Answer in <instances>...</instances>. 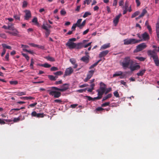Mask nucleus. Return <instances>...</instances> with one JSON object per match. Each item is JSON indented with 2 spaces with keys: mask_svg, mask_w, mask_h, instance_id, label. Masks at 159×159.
<instances>
[{
  "mask_svg": "<svg viewBox=\"0 0 159 159\" xmlns=\"http://www.w3.org/2000/svg\"><path fill=\"white\" fill-rule=\"evenodd\" d=\"M34 62L33 61V59H31V63H30V66L31 67V68L32 69H34L33 65H34Z\"/></svg>",
  "mask_w": 159,
  "mask_h": 159,
  "instance_id": "nucleus-50",
  "label": "nucleus"
},
{
  "mask_svg": "<svg viewBox=\"0 0 159 159\" xmlns=\"http://www.w3.org/2000/svg\"><path fill=\"white\" fill-rule=\"evenodd\" d=\"M39 66L46 68H48L51 66V65L48 63H45L44 64H40Z\"/></svg>",
  "mask_w": 159,
  "mask_h": 159,
  "instance_id": "nucleus-29",
  "label": "nucleus"
},
{
  "mask_svg": "<svg viewBox=\"0 0 159 159\" xmlns=\"http://www.w3.org/2000/svg\"><path fill=\"white\" fill-rule=\"evenodd\" d=\"M16 94L18 96H22L26 94L25 92H17L16 93Z\"/></svg>",
  "mask_w": 159,
  "mask_h": 159,
  "instance_id": "nucleus-39",
  "label": "nucleus"
},
{
  "mask_svg": "<svg viewBox=\"0 0 159 159\" xmlns=\"http://www.w3.org/2000/svg\"><path fill=\"white\" fill-rule=\"evenodd\" d=\"M37 114L36 111H33L32 112L31 115L32 116L36 117Z\"/></svg>",
  "mask_w": 159,
  "mask_h": 159,
  "instance_id": "nucleus-58",
  "label": "nucleus"
},
{
  "mask_svg": "<svg viewBox=\"0 0 159 159\" xmlns=\"http://www.w3.org/2000/svg\"><path fill=\"white\" fill-rule=\"evenodd\" d=\"M88 86H89V85L88 84H84L82 85H80L79 87L80 88H83L87 87Z\"/></svg>",
  "mask_w": 159,
  "mask_h": 159,
  "instance_id": "nucleus-60",
  "label": "nucleus"
},
{
  "mask_svg": "<svg viewBox=\"0 0 159 159\" xmlns=\"http://www.w3.org/2000/svg\"><path fill=\"white\" fill-rule=\"evenodd\" d=\"M134 60L131 59L130 57L127 56L123 59V61L120 64L124 69H126L129 67L130 65H134Z\"/></svg>",
  "mask_w": 159,
  "mask_h": 159,
  "instance_id": "nucleus-1",
  "label": "nucleus"
},
{
  "mask_svg": "<svg viewBox=\"0 0 159 159\" xmlns=\"http://www.w3.org/2000/svg\"><path fill=\"white\" fill-rule=\"evenodd\" d=\"M147 28L148 30L149 33L150 34H151L152 33V28H151L150 25H149L148 26H147Z\"/></svg>",
  "mask_w": 159,
  "mask_h": 159,
  "instance_id": "nucleus-55",
  "label": "nucleus"
},
{
  "mask_svg": "<svg viewBox=\"0 0 159 159\" xmlns=\"http://www.w3.org/2000/svg\"><path fill=\"white\" fill-rule=\"evenodd\" d=\"M54 90H55L52 89V87L51 89L48 90L47 92L49 93L50 95L53 96L55 98H58L60 97L61 96V92Z\"/></svg>",
  "mask_w": 159,
  "mask_h": 159,
  "instance_id": "nucleus-3",
  "label": "nucleus"
},
{
  "mask_svg": "<svg viewBox=\"0 0 159 159\" xmlns=\"http://www.w3.org/2000/svg\"><path fill=\"white\" fill-rule=\"evenodd\" d=\"M50 70L51 71H55L58 70V68L57 67L53 66L51 68Z\"/></svg>",
  "mask_w": 159,
  "mask_h": 159,
  "instance_id": "nucleus-53",
  "label": "nucleus"
},
{
  "mask_svg": "<svg viewBox=\"0 0 159 159\" xmlns=\"http://www.w3.org/2000/svg\"><path fill=\"white\" fill-rule=\"evenodd\" d=\"M53 74L57 76V75H61L63 74V72L61 71H57L56 72L53 73Z\"/></svg>",
  "mask_w": 159,
  "mask_h": 159,
  "instance_id": "nucleus-38",
  "label": "nucleus"
},
{
  "mask_svg": "<svg viewBox=\"0 0 159 159\" xmlns=\"http://www.w3.org/2000/svg\"><path fill=\"white\" fill-rule=\"evenodd\" d=\"M135 58L136 59H138L140 61H143L145 60V58L143 57H136Z\"/></svg>",
  "mask_w": 159,
  "mask_h": 159,
  "instance_id": "nucleus-37",
  "label": "nucleus"
},
{
  "mask_svg": "<svg viewBox=\"0 0 159 159\" xmlns=\"http://www.w3.org/2000/svg\"><path fill=\"white\" fill-rule=\"evenodd\" d=\"M142 37L144 40H148L150 39L149 35L146 32L142 34Z\"/></svg>",
  "mask_w": 159,
  "mask_h": 159,
  "instance_id": "nucleus-16",
  "label": "nucleus"
},
{
  "mask_svg": "<svg viewBox=\"0 0 159 159\" xmlns=\"http://www.w3.org/2000/svg\"><path fill=\"white\" fill-rule=\"evenodd\" d=\"M91 15V13L89 12H85L84 15L83 16V17L85 18L87 17L88 16Z\"/></svg>",
  "mask_w": 159,
  "mask_h": 159,
  "instance_id": "nucleus-42",
  "label": "nucleus"
},
{
  "mask_svg": "<svg viewBox=\"0 0 159 159\" xmlns=\"http://www.w3.org/2000/svg\"><path fill=\"white\" fill-rule=\"evenodd\" d=\"M0 37L4 39L7 38L6 34L4 33L0 34Z\"/></svg>",
  "mask_w": 159,
  "mask_h": 159,
  "instance_id": "nucleus-61",
  "label": "nucleus"
},
{
  "mask_svg": "<svg viewBox=\"0 0 159 159\" xmlns=\"http://www.w3.org/2000/svg\"><path fill=\"white\" fill-rule=\"evenodd\" d=\"M22 55H23V57H25V58H26L27 61H29L30 59V57L28 55H27L26 54L23 53H22Z\"/></svg>",
  "mask_w": 159,
  "mask_h": 159,
  "instance_id": "nucleus-40",
  "label": "nucleus"
},
{
  "mask_svg": "<svg viewBox=\"0 0 159 159\" xmlns=\"http://www.w3.org/2000/svg\"><path fill=\"white\" fill-rule=\"evenodd\" d=\"M44 58L51 61H55V59L54 58L50 56L46 57Z\"/></svg>",
  "mask_w": 159,
  "mask_h": 159,
  "instance_id": "nucleus-27",
  "label": "nucleus"
},
{
  "mask_svg": "<svg viewBox=\"0 0 159 159\" xmlns=\"http://www.w3.org/2000/svg\"><path fill=\"white\" fill-rule=\"evenodd\" d=\"M70 61L71 63L74 65L73 68L74 69L76 68L78 66V64L76 63V61L75 60L74 58H70Z\"/></svg>",
  "mask_w": 159,
  "mask_h": 159,
  "instance_id": "nucleus-17",
  "label": "nucleus"
},
{
  "mask_svg": "<svg viewBox=\"0 0 159 159\" xmlns=\"http://www.w3.org/2000/svg\"><path fill=\"white\" fill-rule=\"evenodd\" d=\"M106 84L103 82H101L100 83L99 88L97 90V92L99 93L100 95H102L106 91Z\"/></svg>",
  "mask_w": 159,
  "mask_h": 159,
  "instance_id": "nucleus-4",
  "label": "nucleus"
},
{
  "mask_svg": "<svg viewBox=\"0 0 159 159\" xmlns=\"http://www.w3.org/2000/svg\"><path fill=\"white\" fill-rule=\"evenodd\" d=\"M23 98L25 100H29V99H34V97L29 96V97H23Z\"/></svg>",
  "mask_w": 159,
  "mask_h": 159,
  "instance_id": "nucleus-45",
  "label": "nucleus"
},
{
  "mask_svg": "<svg viewBox=\"0 0 159 159\" xmlns=\"http://www.w3.org/2000/svg\"><path fill=\"white\" fill-rule=\"evenodd\" d=\"M140 13L139 11H137L133 14L131 16V18H133L137 16Z\"/></svg>",
  "mask_w": 159,
  "mask_h": 159,
  "instance_id": "nucleus-34",
  "label": "nucleus"
},
{
  "mask_svg": "<svg viewBox=\"0 0 159 159\" xmlns=\"http://www.w3.org/2000/svg\"><path fill=\"white\" fill-rule=\"evenodd\" d=\"M76 27H77V26L75 24H73L71 27V29L72 30V31L75 30Z\"/></svg>",
  "mask_w": 159,
  "mask_h": 159,
  "instance_id": "nucleus-64",
  "label": "nucleus"
},
{
  "mask_svg": "<svg viewBox=\"0 0 159 159\" xmlns=\"http://www.w3.org/2000/svg\"><path fill=\"white\" fill-rule=\"evenodd\" d=\"M87 88H85L83 89H80L76 90V92L79 93H82L84 92H85L87 90Z\"/></svg>",
  "mask_w": 159,
  "mask_h": 159,
  "instance_id": "nucleus-43",
  "label": "nucleus"
},
{
  "mask_svg": "<svg viewBox=\"0 0 159 159\" xmlns=\"http://www.w3.org/2000/svg\"><path fill=\"white\" fill-rule=\"evenodd\" d=\"M150 54L151 55L150 57L153 59L156 65L157 66H159V60L158 55H153L151 53H150Z\"/></svg>",
  "mask_w": 159,
  "mask_h": 159,
  "instance_id": "nucleus-9",
  "label": "nucleus"
},
{
  "mask_svg": "<svg viewBox=\"0 0 159 159\" xmlns=\"http://www.w3.org/2000/svg\"><path fill=\"white\" fill-rule=\"evenodd\" d=\"M109 52V51L108 50L103 51L100 53L99 55V57L101 58L102 57H104L106 56Z\"/></svg>",
  "mask_w": 159,
  "mask_h": 159,
  "instance_id": "nucleus-15",
  "label": "nucleus"
},
{
  "mask_svg": "<svg viewBox=\"0 0 159 159\" xmlns=\"http://www.w3.org/2000/svg\"><path fill=\"white\" fill-rule=\"evenodd\" d=\"M146 71V70L145 69H141L139 70V72L137 73V75L138 76H142L143 75Z\"/></svg>",
  "mask_w": 159,
  "mask_h": 159,
  "instance_id": "nucleus-19",
  "label": "nucleus"
},
{
  "mask_svg": "<svg viewBox=\"0 0 159 159\" xmlns=\"http://www.w3.org/2000/svg\"><path fill=\"white\" fill-rule=\"evenodd\" d=\"M20 120V118L19 117L17 118H14L13 119V121L14 122H18Z\"/></svg>",
  "mask_w": 159,
  "mask_h": 159,
  "instance_id": "nucleus-54",
  "label": "nucleus"
},
{
  "mask_svg": "<svg viewBox=\"0 0 159 159\" xmlns=\"http://www.w3.org/2000/svg\"><path fill=\"white\" fill-rule=\"evenodd\" d=\"M48 78L52 81L55 80L58 77L57 76H54L52 75H48Z\"/></svg>",
  "mask_w": 159,
  "mask_h": 159,
  "instance_id": "nucleus-25",
  "label": "nucleus"
},
{
  "mask_svg": "<svg viewBox=\"0 0 159 159\" xmlns=\"http://www.w3.org/2000/svg\"><path fill=\"white\" fill-rule=\"evenodd\" d=\"M32 22L34 23L35 24L36 23H37V22H38V19L36 17H35L32 20Z\"/></svg>",
  "mask_w": 159,
  "mask_h": 159,
  "instance_id": "nucleus-57",
  "label": "nucleus"
},
{
  "mask_svg": "<svg viewBox=\"0 0 159 159\" xmlns=\"http://www.w3.org/2000/svg\"><path fill=\"white\" fill-rule=\"evenodd\" d=\"M101 61V60H98L97 62H95V63L91 65L89 68V69H91L93 68L94 67L98 65V63Z\"/></svg>",
  "mask_w": 159,
  "mask_h": 159,
  "instance_id": "nucleus-30",
  "label": "nucleus"
},
{
  "mask_svg": "<svg viewBox=\"0 0 159 159\" xmlns=\"http://www.w3.org/2000/svg\"><path fill=\"white\" fill-rule=\"evenodd\" d=\"M142 40H138L135 39H126L124 40V45L132 44L139 43L142 41Z\"/></svg>",
  "mask_w": 159,
  "mask_h": 159,
  "instance_id": "nucleus-2",
  "label": "nucleus"
},
{
  "mask_svg": "<svg viewBox=\"0 0 159 159\" xmlns=\"http://www.w3.org/2000/svg\"><path fill=\"white\" fill-rule=\"evenodd\" d=\"M147 12V11L145 9H144L143 10L141 14L140 15V16L142 17L144 16V15Z\"/></svg>",
  "mask_w": 159,
  "mask_h": 159,
  "instance_id": "nucleus-35",
  "label": "nucleus"
},
{
  "mask_svg": "<svg viewBox=\"0 0 159 159\" xmlns=\"http://www.w3.org/2000/svg\"><path fill=\"white\" fill-rule=\"evenodd\" d=\"M25 19L28 20L31 17L30 11V10H26L25 11Z\"/></svg>",
  "mask_w": 159,
  "mask_h": 159,
  "instance_id": "nucleus-11",
  "label": "nucleus"
},
{
  "mask_svg": "<svg viewBox=\"0 0 159 159\" xmlns=\"http://www.w3.org/2000/svg\"><path fill=\"white\" fill-rule=\"evenodd\" d=\"M98 96L96 97H94L93 98V101L95 100H99L101 99L102 97V95H99V93L98 94Z\"/></svg>",
  "mask_w": 159,
  "mask_h": 159,
  "instance_id": "nucleus-36",
  "label": "nucleus"
},
{
  "mask_svg": "<svg viewBox=\"0 0 159 159\" xmlns=\"http://www.w3.org/2000/svg\"><path fill=\"white\" fill-rule=\"evenodd\" d=\"M2 47L3 48V49H11V47L7 45L6 44H2Z\"/></svg>",
  "mask_w": 159,
  "mask_h": 159,
  "instance_id": "nucleus-33",
  "label": "nucleus"
},
{
  "mask_svg": "<svg viewBox=\"0 0 159 159\" xmlns=\"http://www.w3.org/2000/svg\"><path fill=\"white\" fill-rule=\"evenodd\" d=\"M110 104L109 102H106L101 105V107H105L108 106Z\"/></svg>",
  "mask_w": 159,
  "mask_h": 159,
  "instance_id": "nucleus-51",
  "label": "nucleus"
},
{
  "mask_svg": "<svg viewBox=\"0 0 159 159\" xmlns=\"http://www.w3.org/2000/svg\"><path fill=\"white\" fill-rule=\"evenodd\" d=\"M23 50L25 52H28L29 53L31 54H33L34 53V52L33 51L29 50H27L26 49L23 48Z\"/></svg>",
  "mask_w": 159,
  "mask_h": 159,
  "instance_id": "nucleus-46",
  "label": "nucleus"
},
{
  "mask_svg": "<svg viewBox=\"0 0 159 159\" xmlns=\"http://www.w3.org/2000/svg\"><path fill=\"white\" fill-rule=\"evenodd\" d=\"M66 45L70 49H73L75 48L76 43L73 42L68 41L66 43Z\"/></svg>",
  "mask_w": 159,
  "mask_h": 159,
  "instance_id": "nucleus-10",
  "label": "nucleus"
},
{
  "mask_svg": "<svg viewBox=\"0 0 159 159\" xmlns=\"http://www.w3.org/2000/svg\"><path fill=\"white\" fill-rule=\"evenodd\" d=\"M112 90L111 88H108L107 89L106 88V91L104 93L105 94L111 92Z\"/></svg>",
  "mask_w": 159,
  "mask_h": 159,
  "instance_id": "nucleus-41",
  "label": "nucleus"
},
{
  "mask_svg": "<svg viewBox=\"0 0 159 159\" xmlns=\"http://www.w3.org/2000/svg\"><path fill=\"white\" fill-rule=\"evenodd\" d=\"M12 32H11V34L14 36H16L18 33V31L16 29L14 28L13 27H12Z\"/></svg>",
  "mask_w": 159,
  "mask_h": 159,
  "instance_id": "nucleus-23",
  "label": "nucleus"
},
{
  "mask_svg": "<svg viewBox=\"0 0 159 159\" xmlns=\"http://www.w3.org/2000/svg\"><path fill=\"white\" fill-rule=\"evenodd\" d=\"M89 56L88 57L84 56L81 58L80 60L86 63H88L89 62Z\"/></svg>",
  "mask_w": 159,
  "mask_h": 159,
  "instance_id": "nucleus-18",
  "label": "nucleus"
},
{
  "mask_svg": "<svg viewBox=\"0 0 159 159\" xmlns=\"http://www.w3.org/2000/svg\"><path fill=\"white\" fill-rule=\"evenodd\" d=\"M104 110V109H103L101 107H98L96 109V110L97 111H102Z\"/></svg>",
  "mask_w": 159,
  "mask_h": 159,
  "instance_id": "nucleus-59",
  "label": "nucleus"
},
{
  "mask_svg": "<svg viewBox=\"0 0 159 159\" xmlns=\"http://www.w3.org/2000/svg\"><path fill=\"white\" fill-rule=\"evenodd\" d=\"M69 88V85L67 84H65L61 87L60 88H59L55 87H52V89L55 90L59 91L61 92H64L67 90Z\"/></svg>",
  "mask_w": 159,
  "mask_h": 159,
  "instance_id": "nucleus-5",
  "label": "nucleus"
},
{
  "mask_svg": "<svg viewBox=\"0 0 159 159\" xmlns=\"http://www.w3.org/2000/svg\"><path fill=\"white\" fill-rule=\"evenodd\" d=\"M121 16L122 15L120 13L118 16H116L114 19L113 22L115 26H116L118 24L119 21V19Z\"/></svg>",
  "mask_w": 159,
  "mask_h": 159,
  "instance_id": "nucleus-13",
  "label": "nucleus"
},
{
  "mask_svg": "<svg viewBox=\"0 0 159 159\" xmlns=\"http://www.w3.org/2000/svg\"><path fill=\"white\" fill-rule=\"evenodd\" d=\"M28 5V2L26 1H24L23 2V5L22 7L23 8L26 7Z\"/></svg>",
  "mask_w": 159,
  "mask_h": 159,
  "instance_id": "nucleus-48",
  "label": "nucleus"
},
{
  "mask_svg": "<svg viewBox=\"0 0 159 159\" xmlns=\"http://www.w3.org/2000/svg\"><path fill=\"white\" fill-rule=\"evenodd\" d=\"M123 74V72L121 71H119L116 72L113 75V77L118 76L122 75Z\"/></svg>",
  "mask_w": 159,
  "mask_h": 159,
  "instance_id": "nucleus-26",
  "label": "nucleus"
},
{
  "mask_svg": "<svg viewBox=\"0 0 159 159\" xmlns=\"http://www.w3.org/2000/svg\"><path fill=\"white\" fill-rule=\"evenodd\" d=\"M135 63L134 65H130L129 67L131 71H133L135 70L139 69L140 68V66L138 64V63H136L135 61H134Z\"/></svg>",
  "mask_w": 159,
  "mask_h": 159,
  "instance_id": "nucleus-7",
  "label": "nucleus"
},
{
  "mask_svg": "<svg viewBox=\"0 0 159 159\" xmlns=\"http://www.w3.org/2000/svg\"><path fill=\"white\" fill-rule=\"evenodd\" d=\"M91 1L92 0H85L84 1V4H85L87 3V5H89Z\"/></svg>",
  "mask_w": 159,
  "mask_h": 159,
  "instance_id": "nucleus-52",
  "label": "nucleus"
},
{
  "mask_svg": "<svg viewBox=\"0 0 159 159\" xmlns=\"http://www.w3.org/2000/svg\"><path fill=\"white\" fill-rule=\"evenodd\" d=\"M10 84L12 85H16L18 84V82L17 81H11L10 82Z\"/></svg>",
  "mask_w": 159,
  "mask_h": 159,
  "instance_id": "nucleus-49",
  "label": "nucleus"
},
{
  "mask_svg": "<svg viewBox=\"0 0 159 159\" xmlns=\"http://www.w3.org/2000/svg\"><path fill=\"white\" fill-rule=\"evenodd\" d=\"M74 70L71 67H70L66 69L64 75V76L65 77L70 75L73 72Z\"/></svg>",
  "mask_w": 159,
  "mask_h": 159,
  "instance_id": "nucleus-8",
  "label": "nucleus"
},
{
  "mask_svg": "<svg viewBox=\"0 0 159 159\" xmlns=\"http://www.w3.org/2000/svg\"><path fill=\"white\" fill-rule=\"evenodd\" d=\"M112 94L111 93H109L106 96L104 97L103 98L102 101H104L107 99L111 98L112 97Z\"/></svg>",
  "mask_w": 159,
  "mask_h": 159,
  "instance_id": "nucleus-28",
  "label": "nucleus"
},
{
  "mask_svg": "<svg viewBox=\"0 0 159 159\" xmlns=\"http://www.w3.org/2000/svg\"><path fill=\"white\" fill-rule=\"evenodd\" d=\"M94 72L95 71L93 70L89 71L87 76L90 79L93 76Z\"/></svg>",
  "mask_w": 159,
  "mask_h": 159,
  "instance_id": "nucleus-24",
  "label": "nucleus"
},
{
  "mask_svg": "<svg viewBox=\"0 0 159 159\" xmlns=\"http://www.w3.org/2000/svg\"><path fill=\"white\" fill-rule=\"evenodd\" d=\"M114 95L117 98L119 97V95L117 91H116L114 92Z\"/></svg>",
  "mask_w": 159,
  "mask_h": 159,
  "instance_id": "nucleus-56",
  "label": "nucleus"
},
{
  "mask_svg": "<svg viewBox=\"0 0 159 159\" xmlns=\"http://www.w3.org/2000/svg\"><path fill=\"white\" fill-rule=\"evenodd\" d=\"M82 20L81 19H78L76 23L75 24L77 27H78L80 29H81V22Z\"/></svg>",
  "mask_w": 159,
  "mask_h": 159,
  "instance_id": "nucleus-22",
  "label": "nucleus"
},
{
  "mask_svg": "<svg viewBox=\"0 0 159 159\" xmlns=\"http://www.w3.org/2000/svg\"><path fill=\"white\" fill-rule=\"evenodd\" d=\"M128 7H129L128 2L127 1H126L125 2L124 6H123V9H127L128 8Z\"/></svg>",
  "mask_w": 159,
  "mask_h": 159,
  "instance_id": "nucleus-44",
  "label": "nucleus"
},
{
  "mask_svg": "<svg viewBox=\"0 0 159 159\" xmlns=\"http://www.w3.org/2000/svg\"><path fill=\"white\" fill-rule=\"evenodd\" d=\"M43 26H44L47 29H49L52 27L50 25L48 24L46 22H44L43 24L42 27L43 29Z\"/></svg>",
  "mask_w": 159,
  "mask_h": 159,
  "instance_id": "nucleus-21",
  "label": "nucleus"
},
{
  "mask_svg": "<svg viewBox=\"0 0 159 159\" xmlns=\"http://www.w3.org/2000/svg\"><path fill=\"white\" fill-rule=\"evenodd\" d=\"M147 45L145 43H142L138 45L136 47L135 51L137 52L140 51L145 49Z\"/></svg>",
  "mask_w": 159,
  "mask_h": 159,
  "instance_id": "nucleus-6",
  "label": "nucleus"
},
{
  "mask_svg": "<svg viewBox=\"0 0 159 159\" xmlns=\"http://www.w3.org/2000/svg\"><path fill=\"white\" fill-rule=\"evenodd\" d=\"M4 119H1L0 118V124L4 125L6 124L5 122L4 121Z\"/></svg>",
  "mask_w": 159,
  "mask_h": 159,
  "instance_id": "nucleus-62",
  "label": "nucleus"
},
{
  "mask_svg": "<svg viewBox=\"0 0 159 159\" xmlns=\"http://www.w3.org/2000/svg\"><path fill=\"white\" fill-rule=\"evenodd\" d=\"M156 51H157L159 52V47H158L157 48L154 49L153 50H149L148 51V54L149 56H151V55L150 54V53L151 54H153V55H157V53L156 52Z\"/></svg>",
  "mask_w": 159,
  "mask_h": 159,
  "instance_id": "nucleus-12",
  "label": "nucleus"
},
{
  "mask_svg": "<svg viewBox=\"0 0 159 159\" xmlns=\"http://www.w3.org/2000/svg\"><path fill=\"white\" fill-rule=\"evenodd\" d=\"M43 26V29L46 30V32H45V36L46 38H47L48 37V36H49V35L50 34V30L49 29H47L44 26Z\"/></svg>",
  "mask_w": 159,
  "mask_h": 159,
  "instance_id": "nucleus-20",
  "label": "nucleus"
},
{
  "mask_svg": "<svg viewBox=\"0 0 159 159\" xmlns=\"http://www.w3.org/2000/svg\"><path fill=\"white\" fill-rule=\"evenodd\" d=\"M110 47L109 43L105 44L103 45L101 48V49H105Z\"/></svg>",
  "mask_w": 159,
  "mask_h": 159,
  "instance_id": "nucleus-32",
  "label": "nucleus"
},
{
  "mask_svg": "<svg viewBox=\"0 0 159 159\" xmlns=\"http://www.w3.org/2000/svg\"><path fill=\"white\" fill-rule=\"evenodd\" d=\"M86 40H84L83 41V43H80L77 44L76 43V46L75 48L76 49H79L83 48L84 46L83 43H84L85 42H86Z\"/></svg>",
  "mask_w": 159,
  "mask_h": 159,
  "instance_id": "nucleus-14",
  "label": "nucleus"
},
{
  "mask_svg": "<svg viewBox=\"0 0 159 159\" xmlns=\"http://www.w3.org/2000/svg\"><path fill=\"white\" fill-rule=\"evenodd\" d=\"M44 116V115L43 113H37L36 116V117L38 118H42Z\"/></svg>",
  "mask_w": 159,
  "mask_h": 159,
  "instance_id": "nucleus-47",
  "label": "nucleus"
},
{
  "mask_svg": "<svg viewBox=\"0 0 159 159\" xmlns=\"http://www.w3.org/2000/svg\"><path fill=\"white\" fill-rule=\"evenodd\" d=\"M60 13L61 15H64L66 14V12L65 10H62L60 11Z\"/></svg>",
  "mask_w": 159,
  "mask_h": 159,
  "instance_id": "nucleus-63",
  "label": "nucleus"
},
{
  "mask_svg": "<svg viewBox=\"0 0 159 159\" xmlns=\"http://www.w3.org/2000/svg\"><path fill=\"white\" fill-rule=\"evenodd\" d=\"M156 33H159V20L156 24Z\"/></svg>",
  "mask_w": 159,
  "mask_h": 159,
  "instance_id": "nucleus-31",
  "label": "nucleus"
}]
</instances>
